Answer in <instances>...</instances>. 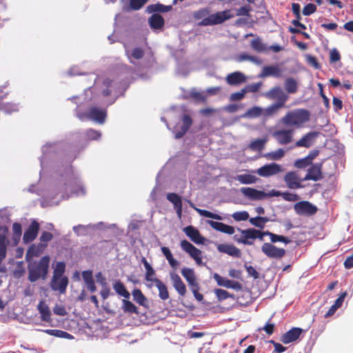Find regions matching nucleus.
Returning a JSON list of instances; mask_svg holds the SVG:
<instances>
[{
	"mask_svg": "<svg viewBox=\"0 0 353 353\" xmlns=\"http://www.w3.org/2000/svg\"><path fill=\"white\" fill-rule=\"evenodd\" d=\"M310 119V112L304 108L290 110L280 119L282 125L286 127L302 128Z\"/></svg>",
	"mask_w": 353,
	"mask_h": 353,
	"instance_id": "obj_1",
	"label": "nucleus"
},
{
	"mask_svg": "<svg viewBox=\"0 0 353 353\" xmlns=\"http://www.w3.org/2000/svg\"><path fill=\"white\" fill-rule=\"evenodd\" d=\"M268 236H270L271 243H263L261 246V251L268 258L275 259H282L285 255V250L283 248H277L272 243H275L276 242H282L285 244H288L291 242V240L286 236L279 235L271 232H270Z\"/></svg>",
	"mask_w": 353,
	"mask_h": 353,
	"instance_id": "obj_2",
	"label": "nucleus"
},
{
	"mask_svg": "<svg viewBox=\"0 0 353 353\" xmlns=\"http://www.w3.org/2000/svg\"><path fill=\"white\" fill-rule=\"evenodd\" d=\"M50 256H43L39 261L28 262V280L33 283L39 279L45 280L48 274Z\"/></svg>",
	"mask_w": 353,
	"mask_h": 353,
	"instance_id": "obj_3",
	"label": "nucleus"
},
{
	"mask_svg": "<svg viewBox=\"0 0 353 353\" xmlns=\"http://www.w3.org/2000/svg\"><path fill=\"white\" fill-rule=\"evenodd\" d=\"M240 190L244 196L252 201H260L270 196H279L280 194V192L275 190H272L269 193H266L250 187H243Z\"/></svg>",
	"mask_w": 353,
	"mask_h": 353,
	"instance_id": "obj_4",
	"label": "nucleus"
},
{
	"mask_svg": "<svg viewBox=\"0 0 353 353\" xmlns=\"http://www.w3.org/2000/svg\"><path fill=\"white\" fill-rule=\"evenodd\" d=\"M234 17V14H231L230 10H225L217 12L214 14H210L199 22L200 26H208L221 24L225 21Z\"/></svg>",
	"mask_w": 353,
	"mask_h": 353,
	"instance_id": "obj_5",
	"label": "nucleus"
},
{
	"mask_svg": "<svg viewBox=\"0 0 353 353\" xmlns=\"http://www.w3.org/2000/svg\"><path fill=\"white\" fill-rule=\"evenodd\" d=\"M283 181L290 189L296 190L305 187L302 185V182L305 180L299 176L296 171L288 172L283 176Z\"/></svg>",
	"mask_w": 353,
	"mask_h": 353,
	"instance_id": "obj_6",
	"label": "nucleus"
},
{
	"mask_svg": "<svg viewBox=\"0 0 353 353\" xmlns=\"http://www.w3.org/2000/svg\"><path fill=\"white\" fill-rule=\"evenodd\" d=\"M283 172H284L283 168L276 163L265 164L256 171L262 177H269Z\"/></svg>",
	"mask_w": 353,
	"mask_h": 353,
	"instance_id": "obj_7",
	"label": "nucleus"
},
{
	"mask_svg": "<svg viewBox=\"0 0 353 353\" xmlns=\"http://www.w3.org/2000/svg\"><path fill=\"white\" fill-rule=\"evenodd\" d=\"M320 135V132L317 131H311L303 134L300 139L295 142V147L310 148L316 141Z\"/></svg>",
	"mask_w": 353,
	"mask_h": 353,
	"instance_id": "obj_8",
	"label": "nucleus"
},
{
	"mask_svg": "<svg viewBox=\"0 0 353 353\" xmlns=\"http://www.w3.org/2000/svg\"><path fill=\"white\" fill-rule=\"evenodd\" d=\"M294 129L277 130L272 133V137L280 145H288L293 141Z\"/></svg>",
	"mask_w": 353,
	"mask_h": 353,
	"instance_id": "obj_9",
	"label": "nucleus"
},
{
	"mask_svg": "<svg viewBox=\"0 0 353 353\" xmlns=\"http://www.w3.org/2000/svg\"><path fill=\"white\" fill-rule=\"evenodd\" d=\"M181 247L183 251L190 254L198 265L201 264L202 252L200 250L196 248L187 240H182L181 241Z\"/></svg>",
	"mask_w": 353,
	"mask_h": 353,
	"instance_id": "obj_10",
	"label": "nucleus"
},
{
	"mask_svg": "<svg viewBox=\"0 0 353 353\" xmlns=\"http://www.w3.org/2000/svg\"><path fill=\"white\" fill-rule=\"evenodd\" d=\"M296 214L311 216L317 212V208L309 201H303L296 203L294 206Z\"/></svg>",
	"mask_w": 353,
	"mask_h": 353,
	"instance_id": "obj_11",
	"label": "nucleus"
},
{
	"mask_svg": "<svg viewBox=\"0 0 353 353\" xmlns=\"http://www.w3.org/2000/svg\"><path fill=\"white\" fill-rule=\"evenodd\" d=\"M323 162L312 164L307 171L303 180L317 181L323 178L322 173Z\"/></svg>",
	"mask_w": 353,
	"mask_h": 353,
	"instance_id": "obj_12",
	"label": "nucleus"
},
{
	"mask_svg": "<svg viewBox=\"0 0 353 353\" xmlns=\"http://www.w3.org/2000/svg\"><path fill=\"white\" fill-rule=\"evenodd\" d=\"M238 230L241 232V235L239 236L237 234L234 236V239L236 242L249 245L254 244V241L255 240L254 228L247 230L238 229Z\"/></svg>",
	"mask_w": 353,
	"mask_h": 353,
	"instance_id": "obj_13",
	"label": "nucleus"
},
{
	"mask_svg": "<svg viewBox=\"0 0 353 353\" xmlns=\"http://www.w3.org/2000/svg\"><path fill=\"white\" fill-rule=\"evenodd\" d=\"M39 230V223L33 220L23 234V241L25 243L33 241L37 236Z\"/></svg>",
	"mask_w": 353,
	"mask_h": 353,
	"instance_id": "obj_14",
	"label": "nucleus"
},
{
	"mask_svg": "<svg viewBox=\"0 0 353 353\" xmlns=\"http://www.w3.org/2000/svg\"><path fill=\"white\" fill-rule=\"evenodd\" d=\"M214 279L216 281L217 284L220 286L225 287L226 288H231L235 290H241L242 289V285L236 281L229 280L225 277H223L215 273L214 274Z\"/></svg>",
	"mask_w": 353,
	"mask_h": 353,
	"instance_id": "obj_15",
	"label": "nucleus"
},
{
	"mask_svg": "<svg viewBox=\"0 0 353 353\" xmlns=\"http://www.w3.org/2000/svg\"><path fill=\"white\" fill-rule=\"evenodd\" d=\"M46 247L47 244L42 243L31 245L26 254V261L30 262L34 257L39 256L43 252Z\"/></svg>",
	"mask_w": 353,
	"mask_h": 353,
	"instance_id": "obj_16",
	"label": "nucleus"
},
{
	"mask_svg": "<svg viewBox=\"0 0 353 353\" xmlns=\"http://www.w3.org/2000/svg\"><path fill=\"white\" fill-rule=\"evenodd\" d=\"M68 285V279L67 276L59 278H52L50 281L51 289L54 291H58L60 294H64Z\"/></svg>",
	"mask_w": 353,
	"mask_h": 353,
	"instance_id": "obj_17",
	"label": "nucleus"
},
{
	"mask_svg": "<svg viewBox=\"0 0 353 353\" xmlns=\"http://www.w3.org/2000/svg\"><path fill=\"white\" fill-rule=\"evenodd\" d=\"M185 234L195 243L203 244L205 239L202 236L199 231L192 225L185 227L183 229Z\"/></svg>",
	"mask_w": 353,
	"mask_h": 353,
	"instance_id": "obj_18",
	"label": "nucleus"
},
{
	"mask_svg": "<svg viewBox=\"0 0 353 353\" xmlns=\"http://www.w3.org/2000/svg\"><path fill=\"white\" fill-rule=\"evenodd\" d=\"M303 330L300 327H292L281 337V341L284 344H288L296 341L302 334Z\"/></svg>",
	"mask_w": 353,
	"mask_h": 353,
	"instance_id": "obj_19",
	"label": "nucleus"
},
{
	"mask_svg": "<svg viewBox=\"0 0 353 353\" xmlns=\"http://www.w3.org/2000/svg\"><path fill=\"white\" fill-rule=\"evenodd\" d=\"M172 285L176 290L180 296H185L186 294V287L181 277L175 272H170V274Z\"/></svg>",
	"mask_w": 353,
	"mask_h": 353,
	"instance_id": "obj_20",
	"label": "nucleus"
},
{
	"mask_svg": "<svg viewBox=\"0 0 353 353\" xmlns=\"http://www.w3.org/2000/svg\"><path fill=\"white\" fill-rule=\"evenodd\" d=\"M217 250L222 253H225L230 256L240 258L241 256V250L232 244H219Z\"/></svg>",
	"mask_w": 353,
	"mask_h": 353,
	"instance_id": "obj_21",
	"label": "nucleus"
},
{
	"mask_svg": "<svg viewBox=\"0 0 353 353\" xmlns=\"http://www.w3.org/2000/svg\"><path fill=\"white\" fill-rule=\"evenodd\" d=\"M269 95L272 99H276L277 103L285 105L288 99V96L281 90L280 87H274L269 92Z\"/></svg>",
	"mask_w": 353,
	"mask_h": 353,
	"instance_id": "obj_22",
	"label": "nucleus"
},
{
	"mask_svg": "<svg viewBox=\"0 0 353 353\" xmlns=\"http://www.w3.org/2000/svg\"><path fill=\"white\" fill-rule=\"evenodd\" d=\"M88 117L99 123H103L106 118V111L96 107L91 108L88 112Z\"/></svg>",
	"mask_w": 353,
	"mask_h": 353,
	"instance_id": "obj_23",
	"label": "nucleus"
},
{
	"mask_svg": "<svg viewBox=\"0 0 353 353\" xmlns=\"http://www.w3.org/2000/svg\"><path fill=\"white\" fill-rule=\"evenodd\" d=\"M183 125L180 127V130L175 131V138H181L189 130L192 124V119L188 114H184L182 117Z\"/></svg>",
	"mask_w": 353,
	"mask_h": 353,
	"instance_id": "obj_24",
	"label": "nucleus"
},
{
	"mask_svg": "<svg viewBox=\"0 0 353 353\" xmlns=\"http://www.w3.org/2000/svg\"><path fill=\"white\" fill-rule=\"evenodd\" d=\"M166 197L174 205L178 216L181 218L183 208L181 198L176 193H168Z\"/></svg>",
	"mask_w": 353,
	"mask_h": 353,
	"instance_id": "obj_25",
	"label": "nucleus"
},
{
	"mask_svg": "<svg viewBox=\"0 0 353 353\" xmlns=\"http://www.w3.org/2000/svg\"><path fill=\"white\" fill-rule=\"evenodd\" d=\"M246 81V77L241 72H234L229 74L226 77V81L229 85H239L244 83Z\"/></svg>",
	"mask_w": 353,
	"mask_h": 353,
	"instance_id": "obj_26",
	"label": "nucleus"
},
{
	"mask_svg": "<svg viewBox=\"0 0 353 353\" xmlns=\"http://www.w3.org/2000/svg\"><path fill=\"white\" fill-rule=\"evenodd\" d=\"M149 25L152 29L160 30L165 24L163 17L159 14H153L148 19Z\"/></svg>",
	"mask_w": 353,
	"mask_h": 353,
	"instance_id": "obj_27",
	"label": "nucleus"
},
{
	"mask_svg": "<svg viewBox=\"0 0 353 353\" xmlns=\"http://www.w3.org/2000/svg\"><path fill=\"white\" fill-rule=\"evenodd\" d=\"M210 224L217 231H220L228 234H232L234 233V228L232 226L226 225L222 222L210 221Z\"/></svg>",
	"mask_w": 353,
	"mask_h": 353,
	"instance_id": "obj_28",
	"label": "nucleus"
},
{
	"mask_svg": "<svg viewBox=\"0 0 353 353\" xmlns=\"http://www.w3.org/2000/svg\"><path fill=\"white\" fill-rule=\"evenodd\" d=\"M37 309L39 313L41 314V319L43 321H46L48 323L52 321L51 312L48 306L43 301H41L39 303Z\"/></svg>",
	"mask_w": 353,
	"mask_h": 353,
	"instance_id": "obj_29",
	"label": "nucleus"
},
{
	"mask_svg": "<svg viewBox=\"0 0 353 353\" xmlns=\"http://www.w3.org/2000/svg\"><path fill=\"white\" fill-rule=\"evenodd\" d=\"M125 53L130 60V62L131 63H134L133 59H141L144 57L145 51L141 47H136L133 48L131 51L127 50Z\"/></svg>",
	"mask_w": 353,
	"mask_h": 353,
	"instance_id": "obj_30",
	"label": "nucleus"
},
{
	"mask_svg": "<svg viewBox=\"0 0 353 353\" xmlns=\"http://www.w3.org/2000/svg\"><path fill=\"white\" fill-rule=\"evenodd\" d=\"M181 274L185 279L190 287L198 284L194 272L192 269L184 268L181 270Z\"/></svg>",
	"mask_w": 353,
	"mask_h": 353,
	"instance_id": "obj_31",
	"label": "nucleus"
},
{
	"mask_svg": "<svg viewBox=\"0 0 353 353\" xmlns=\"http://www.w3.org/2000/svg\"><path fill=\"white\" fill-rule=\"evenodd\" d=\"M154 283L159 290V296L162 300H166L169 298V292L167 286L159 279H154Z\"/></svg>",
	"mask_w": 353,
	"mask_h": 353,
	"instance_id": "obj_32",
	"label": "nucleus"
},
{
	"mask_svg": "<svg viewBox=\"0 0 353 353\" xmlns=\"http://www.w3.org/2000/svg\"><path fill=\"white\" fill-rule=\"evenodd\" d=\"M262 76L264 77H280L281 76V70L278 66L269 65L265 66L262 70Z\"/></svg>",
	"mask_w": 353,
	"mask_h": 353,
	"instance_id": "obj_33",
	"label": "nucleus"
},
{
	"mask_svg": "<svg viewBox=\"0 0 353 353\" xmlns=\"http://www.w3.org/2000/svg\"><path fill=\"white\" fill-rule=\"evenodd\" d=\"M134 300L140 305L148 307L147 298L139 289H134L132 292Z\"/></svg>",
	"mask_w": 353,
	"mask_h": 353,
	"instance_id": "obj_34",
	"label": "nucleus"
},
{
	"mask_svg": "<svg viewBox=\"0 0 353 353\" xmlns=\"http://www.w3.org/2000/svg\"><path fill=\"white\" fill-rule=\"evenodd\" d=\"M251 48L257 52H268V47L262 42L261 38L257 37L250 43Z\"/></svg>",
	"mask_w": 353,
	"mask_h": 353,
	"instance_id": "obj_35",
	"label": "nucleus"
},
{
	"mask_svg": "<svg viewBox=\"0 0 353 353\" xmlns=\"http://www.w3.org/2000/svg\"><path fill=\"white\" fill-rule=\"evenodd\" d=\"M141 263L143 264L146 272L145 279L147 281H153L154 279L152 277L155 275V272L152 267L150 265V264L148 262L147 259L145 257H142L141 259Z\"/></svg>",
	"mask_w": 353,
	"mask_h": 353,
	"instance_id": "obj_36",
	"label": "nucleus"
},
{
	"mask_svg": "<svg viewBox=\"0 0 353 353\" xmlns=\"http://www.w3.org/2000/svg\"><path fill=\"white\" fill-rule=\"evenodd\" d=\"M284 85L285 90L288 94L296 93L298 90V83L292 77L287 78Z\"/></svg>",
	"mask_w": 353,
	"mask_h": 353,
	"instance_id": "obj_37",
	"label": "nucleus"
},
{
	"mask_svg": "<svg viewBox=\"0 0 353 353\" xmlns=\"http://www.w3.org/2000/svg\"><path fill=\"white\" fill-rule=\"evenodd\" d=\"M113 288L119 295L124 297L125 299L130 298V292L126 290L123 283L120 281H118L114 283Z\"/></svg>",
	"mask_w": 353,
	"mask_h": 353,
	"instance_id": "obj_38",
	"label": "nucleus"
},
{
	"mask_svg": "<svg viewBox=\"0 0 353 353\" xmlns=\"http://www.w3.org/2000/svg\"><path fill=\"white\" fill-rule=\"evenodd\" d=\"M259 179L252 174H243L236 176V180L242 184H253L256 182Z\"/></svg>",
	"mask_w": 353,
	"mask_h": 353,
	"instance_id": "obj_39",
	"label": "nucleus"
},
{
	"mask_svg": "<svg viewBox=\"0 0 353 353\" xmlns=\"http://www.w3.org/2000/svg\"><path fill=\"white\" fill-rule=\"evenodd\" d=\"M269 219L267 217L265 216H256L252 217L249 219L250 223L260 229H263L265 227V225L267 222H268Z\"/></svg>",
	"mask_w": 353,
	"mask_h": 353,
	"instance_id": "obj_40",
	"label": "nucleus"
},
{
	"mask_svg": "<svg viewBox=\"0 0 353 353\" xmlns=\"http://www.w3.org/2000/svg\"><path fill=\"white\" fill-rule=\"evenodd\" d=\"M122 309L124 312H127L129 314H139L138 308L137 307L132 303L131 301L123 299V305Z\"/></svg>",
	"mask_w": 353,
	"mask_h": 353,
	"instance_id": "obj_41",
	"label": "nucleus"
},
{
	"mask_svg": "<svg viewBox=\"0 0 353 353\" xmlns=\"http://www.w3.org/2000/svg\"><path fill=\"white\" fill-rule=\"evenodd\" d=\"M285 155V150L282 148H279L278 150L266 153L264 154V157L272 161H276L281 159Z\"/></svg>",
	"mask_w": 353,
	"mask_h": 353,
	"instance_id": "obj_42",
	"label": "nucleus"
},
{
	"mask_svg": "<svg viewBox=\"0 0 353 353\" xmlns=\"http://www.w3.org/2000/svg\"><path fill=\"white\" fill-rule=\"evenodd\" d=\"M7 239L4 234H0V263L6 256Z\"/></svg>",
	"mask_w": 353,
	"mask_h": 353,
	"instance_id": "obj_43",
	"label": "nucleus"
},
{
	"mask_svg": "<svg viewBox=\"0 0 353 353\" xmlns=\"http://www.w3.org/2000/svg\"><path fill=\"white\" fill-rule=\"evenodd\" d=\"M65 270V264L63 262H57L53 272L52 278H59L64 276L63 274Z\"/></svg>",
	"mask_w": 353,
	"mask_h": 353,
	"instance_id": "obj_44",
	"label": "nucleus"
},
{
	"mask_svg": "<svg viewBox=\"0 0 353 353\" xmlns=\"http://www.w3.org/2000/svg\"><path fill=\"white\" fill-rule=\"evenodd\" d=\"M214 293L218 299L219 301H223L228 298H232V299H235V296L234 294H230L228 291L223 290V289H216L214 290Z\"/></svg>",
	"mask_w": 353,
	"mask_h": 353,
	"instance_id": "obj_45",
	"label": "nucleus"
},
{
	"mask_svg": "<svg viewBox=\"0 0 353 353\" xmlns=\"http://www.w3.org/2000/svg\"><path fill=\"white\" fill-rule=\"evenodd\" d=\"M152 12H168L172 10V6H164L161 3H157L150 6Z\"/></svg>",
	"mask_w": 353,
	"mask_h": 353,
	"instance_id": "obj_46",
	"label": "nucleus"
},
{
	"mask_svg": "<svg viewBox=\"0 0 353 353\" xmlns=\"http://www.w3.org/2000/svg\"><path fill=\"white\" fill-rule=\"evenodd\" d=\"M312 164L313 163H312L308 159L305 157L304 158L296 159L294 161V165L299 169H305L310 165L311 166Z\"/></svg>",
	"mask_w": 353,
	"mask_h": 353,
	"instance_id": "obj_47",
	"label": "nucleus"
},
{
	"mask_svg": "<svg viewBox=\"0 0 353 353\" xmlns=\"http://www.w3.org/2000/svg\"><path fill=\"white\" fill-rule=\"evenodd\" d=\"M13 239L17 242L22 234L21 225L17 222L12 224Z\"/></svg>",
	"mask_w": 353,
	"mask_h": 353,
	"instance_id": "obj_48",
	"label": "nucleus"
},
{
	"mask_svg": "<svg viewBox=\"0 0 353 353\" xmlns=\"http://www.w3.org/2000/svg\"><path fill=\"white\" fill-rule=\"evenodd\" d=\"M284 105L283 104H280V103H274V104H272L270 106H268L265 110V113L264 114L265 116H271L275 113H276L278 112V110L283 108Z\"/></svg>",
	"mask_w": 353,
	"mask_h": 353,
	"instance_id": "obj_49",
	"label": "nucleus"
},
{
	"mask_svg": "<svg viewBox=\"0 0 353 353\" xmlns=\"http://www.w3.org/2000/svg\"><path fill=\"white\" fill-rule=\"evenodd\" d=\"M263 110L259 107H253L245 112L244 117H258L262 114Z\"/></svg>",
	"mask_w": 353,
	"mask_h": 353,
	"instance_id": "obj_50",
	"label": "nucleus"
},
{
	"mask_svg": "<svg viewBox=\"0 0 353 353\" xmlns=\"http://www.w3.org/2000/svg\"><path fill=\"white\" fill-rule=\"evenodd\" d=\"M196 210L199 212V214L204 217H206V218H210V219H216V220H221V217L216 214H214L208 210H201V209H199V208H196Z\"/></svg>",
	"mask_w": 353,
	"mask_h": 353,
	"instance_id": "obj_51",
	"label": "nucleus"
},
{
	"mask_svg": "<svg viewBox=\"0 0 353 353\" xmlns=\"http://www.w3.org/2000/svg\"><path fill=\"white\" fill-rule=\"evenodd\" d=\"M238 61H250L253 63H259L261 61L258 59L257 57L247 54L245 53H242L239 54L237 57Z\"/></svg>",
	"mask_w": 353,
	"mask_h": 353,
	"instance_id": "obj_52",
	"label": "nucleus"
},
{
	"mask_svg": "<svg viewBox=\"0 0 353 353\" xmlns=\"http://www.w3.org/2000/svg\"><path fill=\"white\" fill-rule=\"evenodd\" d=\"M265 140L256 139L250 143V148L253 150L261 151L264 148Z\"/></svg>",
	"mask_w": 353,
	"mask_h": 353,
	"instance_id": "obj_53",
	"label": "nucleus"
},
{
	"mask_svg": "<svg viewBox=\"0 0 353 353\" xmlns=\"http://www.w3.org/2000/svg\"><path fill=\"white\" fill-rule=\"evenodd\" d=\"M279 196H281L282 198L287 201H296L299 199L296 194L288 192H280Z\"/></svg>",
	"mask_w": 353,
	"mask_h": 353,
	"instance_id": "obj_54",
	"label": "nucleus"
},
{
	"mask_svg": "<svg viewBox=\"0 0 353 353\" xmlns=\"http://www.w3.org/2000/svg\"><path fill=\"white\" fill-rule=\"evenodd\" d=\"M147 0H130V7L133 10H140L146 3Z\"/></svg>",
	"mask_w": 353,
	"mask_h": 353,
	"instance_id": "obj_55",
	"label": "nucleus"
},
{
	"mask_svg": "<svg viewBox=\"0 0 353 353\" xmlns=\"http://www.w3.org/2000/svg\"><path fill=\"white\" fill-rule=\"evenodd\" d=\"M252 11V8L249 5L242 6L236 9V16H246L250 17V12Z\"/></svg>",
	"mask_w": 353,
	"mask_h": 353,
	"instance_id": "obj_56",
	"label": "nucleus"
},
{
	"mask_svg": "<svg viewBox=\"0 0 353 353\" xmlns=\"http://www.w3.org/2000/svg\"><path fill=\"white\" fill-rule=\"evenodd\" d=\"M232 217L236 221H246L249 218V214L246 211L236 212L232 214Z\"/></svg>",
	"mask_w": 353,
	"mask_h": 353,
	"instance_id": "obj_57",
	"label": "nucleus"
},
{
	"mask_svg": "<svg viewBox=\"0 0 353 353\" xmlns=\"http://www.w3.org/2000/svg\"><path fill=\"white\" fill-rule=\"evenodd\" d=\"M86 137L90 140H98L100 139L101 134L100 132L93 130L89 129L85 132Z\"/></svg>",
	"mask_w": 353,
	"mask_h": 353,
	"instance_id": "obj_58",
	"label": "nucleus"
},
{
	"mask_svg": "<svg viewBox=\"0 0 353 353\" xmlns=\"http://www.w3.org/2000/svg\"><path fill=\"white\" fill-rule=\"evenodd\" d=\"M316 10V6L314 3L306 4L303 9V14L304 16H309Z\"/></svg>",
	"mask_w": 353,
	"mask_h": 353,
	"instance_id": "obj_59",
	"label": "nucleus"
},
{
	"mask_svg": "<svg viewBox=\"0 0 353 353\" xmlns=\"http://www.w3.org/2000/svg\"><path fill=\"white\" fill-rule=\"evenodd\" d=\"M306 61L315 69H319L321 68L317 59L314 56L310 54L306 55Z\"/></svg>",
	"mask_w": 353,
	"mask_h": 353,
	"instance_id": "obj_60",
	"label": "nucleus"
},
{
	"mask_svg": "<svg viewBox=\"0 0 353 353\" xmlns=\"http://www.w3.org/2000/svg\"><path fill=\"white\" fill-rule=\"evenodd\" d=\"M190 96L196 101L204 103L206 101V97L199 92L192 91L190 92Z\"/></svg>",
	"mask_w": 353,
	"mask_h": 353,
	"instance_id": "obj_61",
	"label": "nucleus"
},
{
	"mask_svg": "<svg viewBox=\"0 0 353 353\" xmlns=\"http://www.w3.org/2000/svg\"><path fill=\"white\" fill-rule=\"evenodd\" d=\"M245 268L250 276L253 277L254 279H256L259 277V273L253 266L245 265Z\"/></svg>",
	"mask_w": 353,
	"mask_h": 353,
	"instance_id": "obj_62",
	"label": "nucleus"
},
{
	"mask_svg": "<svg viewBox=\"0 0 353 353\" xmlns=\"http://www.w3.org/2000/svg\"><path fill=\"white\" fill-rule=\"evenodd\" d=\"M333 108L337 112L343 108V101L338 97H334L332 99Z\"/></svg>",
	"mask_w": 353,
	"mask_h": 353,
	"instance_id": "obj_63",
	"label": "nucleus"
},
{
	"mask_svg": "<svg viewBox=\"0 0 353 353\" xmlns=\"http://www.w3.org/2000/svg\"><path fill=\"white\" fill-rule=\"evenodd\" d=\"M53 238V235L52 233L49 232H43L40 238H39V240H40V243H46L49 241H50Z\"/></svg>",
	"mask_w": 353,
	"mask_h": 353,
	"instance_id": "obj_64",
	"label": "nucleus"
}]
</instances>
